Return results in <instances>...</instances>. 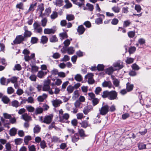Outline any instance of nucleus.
Here are the masks:
<instances>
[{
    "mask_svg": "<svg viewBox=\"0 0 151 151\" xmlns=\"http://www.w3.org/2000/svg\"><path fill=\"white\" fill-rule=\"evenodd\" d=\"M75 19L74 15L72 14H67L66 17V19L68 21H71Z\"/></svg>",
    "mask_w": 151,
    "mask_h": 151,
    "instance_id": "nucleus-36",
    "label": "nucleus"
},
{
    "mask_svg": "<svg viewBox=\"0 0 151 151\" xmlns=\"http://www.w3.org/2000/svg\"><path fill=\"white\" fill-rule=\"evenodd\" d=\"M47 73L46 72H44L42 71H39L37 74V76L40 78H42L45 75H46Z\"/></svg>",
    "mask_w": 151,
    "mask_h": 151,
    "instance_id": "nucleus-28",
    "label": "nucleus"
},
{
    "mask_svg": "<svg viewBox=\"0 0 151 151\" xmlns=\"http://www.w3.org/2000/svg\"><path fill=\"white\" fill-rule=\"evenodd\" d=\"M127 90L128 91H132L133 87V85L129 83H128L126 84Z\"/></svg>",
    "mask_w": 151,
    "mask_h": 151,
    "instance_id": "nucleus-34",
    "label": "nucleus"
},
{
    "mask_svg": "<svg viewBox=\"0 0 151 151\" xmlns=\"http://www.w3.org/2000/svg\"><path fill=\"white\" fill-rule=\"evenodd\" d=\"M79 1L80 2H78V3H77L79 7H84V6L85 0H79Z\"/></svg>",
    "mask_w": 151,
    "mask_h": 151,
    "instance_id": "nucleus-62",
    "label": "nucleus"
},
{
    "mask_svg": "<svg viewBox=\"0 0 151 151\" xmlns=\"http://www.w3.org/2000/svg\"><path fill=\"white\" fill-rule=\"evenodd\" d=\"M93 75L92 73H90L88 75V83L89 84H93L95 82L94 80L93 79Z\"/></svg>",
    "mask_w": 151,
    "mask_h": 151,
    "instance_id": "nucleus-10",
    "label": "nucleus"
},
{
    "mask_svg": "<svg viewBox=\"0 0 151 151\" xmlns=\"http://www.w3.org/2000/svg\"><path fill=\"white\" fill-rule=\"evenodd\" d=\"M32 139V137L31 136L27 135L25 136L24 139V142L26 145H28L29 141Z\"/></svg>",
    "mask_w": 151,
    "mask_h": 151,
    "instance_id": "nucleus-23",
    "label": "nucleus"
},
{
    "mask_svg": "<svg viewBox=\"0 0 151 151\" xmlns=\"http://www.w3.org/2000/svg\"><path fill=\"white\" fill-rule=\"evenodd\" d=\"M26 39L22 35L17 36L15 39L13 41L14 44L16 45L22 43L24 41L26 40Z\"/></svg>",
    "mask_w": 151,
    "mask_h": 151,
    "instance_id": "nucleus-2",
    "label": "nucleus"
},
{
    "mask_svg": "<svg viewBox=\"0 0 151 151\" xmlns=\"http://www.w3.org/2000/svg\"><path fill=\"white\" fill-rule=\"evenodd\" d=\"M38 39L36 37H31L30 42L32 44L37 43V42Z\"/></svg>",
    "mask_w": 151,
    "mask_h": 151,
    "instance_id": "nucleus-42",
    "label": "nucleus"
},
{
    "mask_svg": "<svg viewBox=\"0 0 151 151\" xmlns=\"http://www.w3.org/2000/svg\"><path fill=\"white\" fill-rule=\"evenodd\" d=\"M63 0H56V5L57 6L60 7L63 4Z\"/></svg>",
    "mask_w": 151,
    "mask_h": 151,
    "instance_id": "nucleus-51",
    "label": "nucleus"
},
{
    "mask_svg": "<svg viewBox=\"0 0 151 151\" xmlns=\"http://www.w3.org/2000/svg\"><path fill=\"white\" fill-rule=\"evenodd\" d=\"M86 6L88 7V9L90 11H92L94 9L93 5L90 3H87Z\"/></svg>",
    "mask_w": 151,
    "mask_h": 151,
    "instance_id": "nucleus-54",
    "label": "nucleus"
},
{
    "mask_svg": "<svg viewBox=\"0 0 151 151\" xmlns=\"http://www.w3.org/2000/svg\"><path fill=\"white\" fill-rule=\"evenodd\" d=\"M38 9H39L40 14L39 16L41 17H43L45 15V14H42V12L44 11V9L43 5H40L38 6Z\"/></svg>",
    "mask_w": 151,
    "mask_h": 151,
    "instance_id": "nucleus-19",
    "label": "nucleus"
},
{
    "mask_svg": "<svg viewBox=\"0 0 151 151\" xmlns=\"http://www.w3.org/2000/svg\"><path fill=\"white\" fill-rule=\"evenodd\" d=\"M51 12V9L50 7L46 8L45 10V13L43 14H45L44 16L45 17H48Z\"/></svg>",
    "mask_w": 151,
    "mask_h": 151,
    "instance_id": "nucleus-32",
    "label": "nucleus"
},
{
    "mask_svg": "<svg viewBox=\"0 0 151 151\" xmlns=\"http://www.w3.org/2000/svg\"><path fill=\"white\" fill-rule=\"evenodd\" d=\"M60 55L58 52H55L53 54L52 57L53 58L57 59L60 58Z\"/></svg>",
    "mask_w": 151,
    "mask_h": 151,
    "instance_id": "nucleus-64",
    "label": "nucleus"
},
{
    "mask_svg": "<svg viewBox=\"0 0 151 151\" xmlns=\"http://www.w3.org/2000/svg\"><path fill=\"white\" fill-rule=\"evenodd\" d=\"M43 111V109L41 107H37L36 108L34 114L37 115V114L42 113Z\"/></svg>",
    "mask_w": 151,
    "mask_h": 151,
    "instance_id": "nucleus-25",
    "label": "nucleus"
},
{
    "mask_svg": "<svg viewBox=\"0 0 151 151\" xmlns=\"http://www.w3.org/2000/svg\"><path fill=\"white\" fill-rule=\"evenodd\" d=\"M63 51L64 52H65L67 51L69 55H71L74 53L75 52V50L73 47H68V48H66V50Z\"/></svg>",
    "mask_w": 151,
    "mask_h": 151,
    "instance_id": "nucleus-14",
    "label": "nucleus"
},
{
    "mask_svg": "<svg viewBox=\"0 0 151 151\" xmlns=\"http://www.w3.org/2000/svg\"><path fill=\"white\" fill-rule=\"evenodd\" d=\"M41 147L42 149H44L46 147V144L44 140L41 141L40 143Z\"/></svg>",
    "mask_w": 151,
    "mask_h": 151,
    "instance_id": "nucleus-63",
    "label": "nucleus"
},
{
    "mask_svg": "<svg viewBox=\"0 0 151 151\" xmlns=\"http://www.w3.org/2000/svg\"><path fill=\"white\" fill-rule=\"evenodd\" d=\"M52 103L53 106L55 107H56L59 106L62 102L60 100L56 99L52 101Z\"/></svg>",
    "mask_w": 151,
    "mask_h": 151,
    "instance_id": "nucleus-9",
    "label": "nucleus"
},
{
    "mask_svg": "<svg viewBox=\"0 0 151 151\" xmlns=\"http://www.w3.org/2000/svg\"><path fill=\"white\" fill-rule=\"evenodd\" d=\"M46 17H45L44 16L43 17H42L43 19L41 21V24L42 25L43 27L45 26L46 25L47 22V19L46 18Z\"/></svg>",
    "mask_w": 151,
    "mask_h": 151,
    "instance_id": "nucleus-40",
    "label": "nucleus"
},
{
    "mask_svg": "<svg viewBox=\"0 0 151 151\" xmlns=\"http://www.w3.org/2000/svg\"><path fill=\"white\" fill-rule=\"evenodd\" d=\"M114 70H114L113 69V68L112 67H110L108 68H107L106 70V73L108 74H110L112 73Z\"/></svg>",
    "mask_w": 151,
    "mask_h": 151,
    "instance_id": "nucleus-41",
    "label": "nucleus"
},
{
    "mask_svg": "<svg viewBox=\"0 0 151 151\" xmlns=\"http://www.w3.org/2000/svg\"><path fill=\"white\" fill-rule=\"evenodd\" d=\"M102 86L104 87H108L109 88H111L113 87V85L110 81H104L102 83Z\"/></svg>",
    "mask_w": 151,
    "mask_h": 151,
    "instance_id": "nucleus-8",
    "label": "nucleus"
},
{
    "mask_svg": "<svg viewBox=\"0 0 151 151\" xmlns=\"http://www.w3.org/2000/svg\"><path fill=\"white\" fill-rule=\"evenodd\" d=\"M69 117V115L67 113L65 114L62 117H60V120L62 122H64V120H67Z\"/></svg>",
    "mask_w": 151,
    "mask_h": 151,
    "instance_id": "nucleus-16",
    "label": "nucleus"
},
{
    "mask_svg": "<svg viewBox=\"0 0 151 151\" xmlns=\"http://www.w3.org/2000/svg\"><path fill=\"white\" fill-rule=\"evenodd\" d=\"M38 68L35 65H32L31 66V72H34L38 71Z\"/></svg>",
    "mask_w": 151,
    "mask_h": 151,
    "instance_id": "nucleus-60",
    "label": "nucleus"
},
{
    "mask_svg": "<svg viewBox=\"0 0 151 151\" xmlns=\"http://www.w3.org/2000/svg\"><path fill=\"white\" fill-rule=\"evenodd\" d=\"M32 35V33L31 31H28L26 29H25V32L24 33L23 37L24 38L26 37H30Z\"/></svg>",
    "mask_w": 151,
    "mask_h": 151,
    "instance_id": "nucleus-21",
    "label": "nucleus"
},
{
    "mask_svg": "<svg viewBox=\"0 0 151 151\" xmlns=\"http://www.w3.org/2000/svg\"><path fill=\"white\" fill-rule=\"evenodd\" d=\"M103 18L102 17H99L95 20V23L97 24H101L103 23Z\"/></svg>",
    "mask_w": 151,
    "mask_h": 151,
    "instance_id": "nucleus-49",
    "label": "nucleus"
},
{
    "mask_svg": "<svg viewBox=\"0 0 151 151\" xmlns=\"http://www.w3.org/2000/svg\"><path fill=\"white\" fill-rule=\"evenodd\" d=\"M37 3H35L34 4H32L30 5V6L29 9V11H33L34 10V7L36 6Z\"/></svg>",
    "mask_w": 151,
    "mask_h": 151,
    "instance_id": "nucleus-58",
    "label": "nucleus"
},
{
    "mask_svg": "<svg viewBox=\"0 0 151 151\" xmlns=\"http://www.w3.org/2000/svg\"><path fill=\"white\" fill-rule=\"evenodd\" d=\"M74 88L72 86H68L67 88V90L69 93H72L74 90Z\"/></svg>",
    "mask_w": 151,
    "mask_h": 151,
    "instance_id": "nucleus-44",
    "label": "nucleus"
},
{
    "mask_svg": "<svg viewBox=\"0 0 151 151\" xmlns=\"http://www.w3.org/2000/svg\"><path fill=\"white\" fill-rule=\"evenodd\" d=\"M24 59L26 61L28 62L32 59H35V54L32 53L30 56L28 55H25L24 57Z\"/></svg>",
    "mask_w": 151,
    "mask_h": 151,
    "instance_id": "nucleus-11",
    "label": "nucleus"
},
{
    "mask_svg": "<svg viewBox=\"0 0 151 151\" xmlns=\"http://www.w3.org/2000/svg\"><path fill=\"white\" fill-rule=\"evenodd\" d=\"M23 139L21 138H17L15 139L14 142L17 145H20L23 142Z\"/></svg>",
    "mask_w": 151,
    "mask_h": 151,
    "instance_id": "nucleus-48",
    "label": "nucleus"
},
{
    "mask_svg": "<svg viewBox=\"0 0 151 151\" xmlns=\"http://www.w3.org/2000/svg\"><path fill=\"white\" fill-rule=\"evenodd\" d=\"M78 132L81 137H84L86 136L84 131L83 129H78Z\"/></svg>",
    "mask_w": 151,
    "mask_h": 151,
    "instance_id": "nucleus-29",
    "label": "nucleus"
},
{
    "mask_svg": "<svg viewBox=\"0 0 151 151\" xmlns=\"http://www.w3.org/2000/svg\"><path fill=\"white\" fill-rule=\"evenodd\" d=\"M56 30V27L55 26L51 29H45L44 30V32L45 34H50L54 33Z\"/></svg>",
    "mask_w": 151,
    "mask_h": 151,
    "instance_id": "nucleus-5",
    "label": "nucleus"
},
{
    "mask_svg": "<svg viewBox=\"0 0 151 151\" xmlns=\"http://www.w3.org/2000/svg\"><path fill=\"white\" fill-rule=\"evenodd\" d=\"M18 77L16 76H13L11 78V82L12 83H14L17 82V79Z\"/></svg>",
    "mask_w": 151,
    "mask_h": 151,
    "instance_id": "nucleus-61",
    "label": "nucleus"
},
{
    "mask_svg": "<svg viewBox=\"0 0 151 151\" xmlns=\"http://www.w3.org/2000/svg\"><path fill=\"white\" fill-rule=\"evenodd\" d=\"M22 119L27 122H29L31 119V117L27 113L24 114L22 116Z\"/></svg>",
    "mask_w": 151,
    "mask_h": 151,
    "instance_id": "nucleus-12",
    "label": "nucleus"
},
{
    "mask_svg": "<svg viewBox=\"0 0 151 151\" xmlns=\"http://www.w3.org/2000/svg\"><path fill=\"white\" fill-rule=\"evenodd\" d=\"M71 137L72 142L74 143L78 141L79 139V135L77 133L75 134L74 135L71 136Z\"/></svg>",
    "mask_w": 151,
    "mask_h": 151,
    "instance_id": "nucleus-13",
    "label": "nucleus"
},
{
    "mask_svg": "<svg viewBox=\"0 0 151 151\" xmlns=\"http://www.w3.org/2000/svg\"><path fill=\"white\" fill-rule=\"evenodd\" d=\"M113 83L115 87H118L119 85L120 81L119 80L116 78H113Z\"/></svg>",
    "mask_w": 151,
    "mask_h": 151,
    "instance_id": "nucleus-39",
    "label": "nucleus"
},
{
    "mask_svg": "<svg viewBox=\"0 0 151 151\" xmlns=\"http://www.w3.org/2000/svg\"><path fill=\"white\" fill-rule=\"evenodd\" d=\"M136 50V47L134 46L131 47L129 48L128 51L130 54H133Z\"/></svg>",
    "mask_w": 151,
    "mask_h": 151,
    "instance_id": "nucleus-45",
    "label": "nucleus"
},
{
    "mask_svg": "<svg viewBox=\"0 0 151 151\" xmlns=\"http://www.w3.org/2000/svg\"><path fill=\"white\" fill-rule=\"evenodd\" d=\"M85 28L83 25H81L78 26L77 31L79 35H81L84 33L85 31Z\"/></svg>",
    "mask_w": 151,
    "mask_h": 151,
    "instance_id": "nucleus-7",
    "label": "nucleus"
},
{
    "mask_svg": "<svg viewBox=\"0 0 151 151\" xmlns=\"http://www.w3.org/2000/svg\"><path fill=\"white\" fill-rule=\"evenodd\" d=\"M117 95V93L115 91H110L109 92L108 99L110 100L116 99Z\"/></svg>",
    "mask_w": 151,
    "mask_h": 151,
    "instance_id": "nucleus-6",
    "label": "nucleus"
},
{
    "mask_svg": "<svg viewBox=\"0 0 151 151\" xmlns=\"http://www.w3.org/2000/svg\"><path fill=\"white\" fill-rule=\"evenodd\" d=\"M97 68L98 71H102L104 70V66L103 64H99L97 66Z\"/></svg>",
    "mask_w": 151,
    "mask_h": 151,
    "instance_id": "nucleus-46",
    "label": "nucleus"
},
{
    "mask_svg": "<svg viewBox=\"0 0 151 151\" xmlns=\"http://www.w3.org/2000/svg\"><path fill=\"white\" fill-rule=\"evenodd\" d=\"M128 35L130 38H133L135 36V32L133 31H130L128 32Z\"/></svg>",
    "mask_w": 151,
    "mask_h": 151,
    "instance_id": "nucleus-50",
    "label": "nucleus"
},
{
    "mask_svg": "<svg viewBox=\"0 0 151 151\" xmlns=\"http://www.w3.org/2000/svg\"><path fill=\"white\" fill-rule=\"evenodd\" d=\"M52 142L57 143V142H62L60 140V138L56 136H53L52 138Z\"/></svg>",
    "mask_w": 151,
    "mask_h": 151,
    "instance_id": "nucleus-26",
    "label": "nucleus"
},
{
    "mask_svg": "<svg viewBox=\"0 0 151 151\" xmlns=\"http://www.w3.org/2000/svg\"><path fill=\"white\" fill-rule=\"evenodd\" d=\"M40 129L41 128L39 125H36L33 129L34 132L35 134L38 133L40 132Z\"/></svg>",
    "mask_w": 151,
    "mask_h": 151,
    "instance_id": "nucleus-27",
    "label": "nucleus"
},
{
    "mask_svg": "<svg viewBox=\"0 0 151 151\" xmlns=\"http://www.w3.org/2000/svg\"><path fill=\"white\" fill-rule=\"evenodd\" d=\"M53 118V116L52 114L49 115H46L43 118V123L47 124H49L51 122Z\"/></svg>",
    "mask_w": 151,
    "mask_h": 151,
    "instance_id": "nucleus-4",
    "label": "nucleus"
},
{
    "mask_svg": "<svg viewBox=\"0 0 151 151\" xmlns=\"http://www.w3.org/2000/svg\"><path fill=\"white\" fill-rule=\"evenodd\" d=\"M58 16V13L56 12H53L52 14L50 15L51 19L53 20L56 18Z\"/></svg>",
    "mask_w": 151,
    "mask_h": 151,
    "instance_id": "nucleus-52",
    "label": "nucleus"
},
{
    "mask_svg": "<svg viewBox=\"0 0 151 151\" xmlns=\"http://www.w3.org/2000/svg\"><path fill=\"white\" fill-rule=\"evenodd\" d=\"M80 124H81L82 127L86 128L88 125V121L85 120L82 121Z\"/></svg>",
    "mask_w": 151,
    "mask_h": 151,
    "instance_id": "nucleus-38",
    "label": "nucleus"
},
{
    "mask_svg": "<svg viewBox=\"0 0 151 151\" xmlns=\"http://www.w3.org/2000/svg\"><path fill=\"white\" fill-rule=\"evenodd\" d=\"M99 99L97 98H95L93 99L92 102L93 103V105L95 106L98 104L99 102Z\"/></svg>",
    "mask_w": 151,
    "mask_h": 151,
    "instance_id": "nucleus-55",
    "label": "nucleus"
},
{
    "mask_svg": "<svg viewBox=\"0 0 151 151\" xmlns=\"http://www.w3.org/2000/svg\"><path fill=\"white\" fill-rule=\"evenodd\" d=\"M69 83V81H66L63 83L62 86V90L63 91H64V89L68 85Z\"/></svg>",
    "mask_w": 151,
    "mask_h": 151,
    "instance_id": "nucleus-57",
    "label": "nucleus"
},
{
    "mask_svg": "<svg viewBox=\"0 0 151 151\" xmlns=\"http://www.w3.org/2000/svg\"><path fill=\"white\" fill-rule=\"evenodd\" d=\"M134 58L131 57H127L125 60V62L127 64H130L133 63Z\"/></svg>",
    "mask_w": 151,
    "mask_h": 151,
    "instance_id": "nucleus-31",
    "label": "nucleus"
},
{
    "mask_svg": "<svg viewBox=\"0 0 151 151\" xmlns=\"http://www.w3.org/2000/svg\"><path fill=\"white\" fill-rule=\"evenodd\" d=\"M17 129L14 127L12 128L9 131V134L11 136H14L17 134Z\"/></svg>",
    "mask_w": 151,
    "mask_h": 151,
    "instance_id": "nucleus-22",
    "label": "nucleus"
},
{
    "mask_svg": "<svg viewBox=\"0 0 151 151\" xmlns=\"http://www.w3.org/2000/svg\"><path fill=\"white\" fill-rule=\"evenodd\" d=\"M146 145L142 143H139L138 144V147L139 149V150H142L146 148Z\"/></svg>",
    "mask_w": 151,
    "mask_h": 151,
    "instance_id": "nucleus-37",
    "label": "nucleus"
},
{
    "mask_svg": "<svg viewBox=\"0 0 151 151\" xmlns=\"http://www.w3.org/2000/svg\"><path fill=\"white\" fill-rule=\"evenodd\" d=\"M59 36L60 37V39L61 40L65 38H67L68 37L66 32L60 33L59 34Z\"/></svg>",
    "mask_w": 151,
    "mask_h": 151,
    "instance_id": "nucleus-20",
    "label": "nucleus"
},
{
    "mask_svg": "<svg viewBox=\"0 0 151 151\" xmlns=\"http://www.w3.org/2000/svg\"><path fill=\"white\" fill-rule=\"evenodd\" d=\"M131 24V22L129 20H127L124 22L123 23V27H127L129 26Z\"/></svg>",
    "mask_w": 151,
    "mask_h": 151,
    "instance_id": "nucleus-59",
    "label": "nucleus"
},
{
    "mask_svg": "<svg viewBox=\"0 0 151 151\" xmlns=\"http://www.w3.org/2000/svg\"><path fill=\"white\" fill-rule=\"evenodd\" d=\"M70 43V41L68 39H67L64 42L63 44L64 45V46H63V51L66 50V48H67V47L69 45Z\"/></svg>",
    "mask_w": 151,
    "mask_h": 151,
    "instance_id": "nucleus-17",
    "label": "nucleus"
},
{
    "mask_svg": "<svg viewBox=\"0 0 151 151\" xmlns=\"http://www.w3.org/2000/svg\"><path fill=\"white\" fill-rule=\"evenodd\" d=\"M70 59V57L69 56L65 55H64V57L61 59V61L66 62L69 60Z\"/></svg>",
    "mask_w": 151,
    "mask_h": 151,
    "instance_id": "nucleus-56",
    "label": "nucleus"
},
{
    "mask_svg": "<svg viewBox=\"0 0 151 151\" xmlns=\"http://www.w3.org/2000/svg\"><path fill=\"white\" fill-rule=\"evenodd\" d=\"M74 78L77 81L80 82L83 80V78L80 74H78L76 75L75 77Z\"/></svg>",
    "mask_w": 151,
    "mask_h": 151,
    "instance_id": "nucleus-35",
    "label": "nucleus"
},
{
    "mask_svg": "<svg viewBox=\"0 0 151 151\" xmlns=\"http://www.w3.org/2000/svg\"><path fill=\"white\" fill-rule=\"evenodd\" d=\"M40 40V43L44 44L47 42L48 38L45 36H42L41 37Z\"/></svg>",
    "mask_w": 151,
    "mask_h": 151,
    "instance_id": "nucleus-18",
    "label": "nucleus"
},
{
    "mask_svg": "<svg viewBox=\"0 0 151 151\" xmlns=\"http://www.w3.org/2000/svg\"><path fill=\"white\" fill-rule=\"evenodd\" d=\"M113 65L114 67L116 68L114 70H119L124 67L123 63L120 60L114 63Z\"/></svg>",
    "mask_w": 151,
    "mask_h": 151,
    "instance_id": "nucleus-3",
    "label": "nucleus"
},
{
    "mask_svg": "<svg viewBox=\"0 0 151 151\" xmlns=\"http://www.w3.org/2000/svg\"><path fill=\"white\" fill-rule=\"evenodd\" d=\"M49 41L51 42H56L58 41V39L55 35H54L50 37Z\"/></svg>",
    "mask_w": 151,
    "mask_h": 151,
    "instance_id": "nucleus-24",
    "label": "nucleus"
},
{
    "mask_svg": "<svg viewBox=\"0 0 151 151\" xmlns=\"http://www.w3.org/2000/svg\"><path fill=\"white\" fill-rule=\"evenodd\" d=\"M104 103H103L102 107L99 110L100 114L102 115H106L109 111V106L107 104L104 105Z\"/></svg>",
    "mask_w": 151,
    "mask_h": 151,
    "instance_id": "nucleus-1",
    "label": "nucleus"
},
{
    "mask_svg": "<svg viewBox=\"0 0 151 151\" xmlns=\"http://www.w3.org/2000/svg\"><path fill=\"white\" fill-rule=\"evenodd\" d=\"M65 2L66 4L64 6L63 8L68 9L71 7L72 6V4L69 1V0H65Z\"/></svg>",
    "mask_w": 151,
    "mask_h": 151,
    "instance_id": "nucleus-15",
    "label": "nucleus"
},
{
    "mask_svg": "<svg viewBox=\"0 0 151 151\" xmlns=\"http://www.w3.org/2000/svg\"><path fill=\"white\" fill-rule=\"evenodd\" d=\"M14 90L12 87H8L7 88V93L9 94H11L14 92Z\"/></svg>",
    "mask_w": 151,
    "mask_h": 151,
    "instance_id": "nucleus-53",
    "label": "nucleus"
},
{
    "mask_svg": "<svg viewBox=\"0 0 151 151\" xmlns=\"http://www.w3.org/2000/svg\"><path fill=\"white\" fill-rule=\"evenodd\" d=\"M2 101L5 104H7L10 101V99L6 96H3L1 99Z\"/></svg>",
    "mask_w": 151,
    "mask_h": 151,
    "instance_id": "nucleus-30",
    "label": "nucleus"
},
{
    "mask_svg": "<svg viewBox=\"0 0 151 151\" xmlns=\"http://www.w3.org/2000/svg\"><path fill=\"white\" fill-rule=\"evenodd\" d=\"M109 92L108 91H105L103 92L102 94H101L103 98L107 97L108 98Z\"/></svg>",
    "mask_w": 151,
    "mask_h": 151,
    "instance_id": "nucleus-43",
    "label": "nucleus"
},
{
    "mask_svg": "<svg viewBox=\"0 0 151 151\" xmlns=\"http://www.w3.org/2000/svg\"><path fill=\"white\" fill-rule=\"evenodd\" d=\"M11 103L12 106L16 108H17L20 106L19 102L16 100L12 101Z\"/></svg>",
    "mask_w": 151,
    "mask_h": 151,
    "instance_id": "nucleus-33",
    "label": "nucleus"
},
{
    "mask_svg": "<svg viewBox=\"0 0 151 151\" xmlns=\"http://www.w3.org/2000/svg\"><path fill=\"white\" fill-rule=\"evenodd\" d=\"M26 108L27 110L29 112H33L35 110V108L31 106H26Z\"/></svg>",
    "mask_w": 151,
    "mask_h": 151,
    "instance_id": "nucleus-47",
    "label": "nucleus"
}]
</instances>
